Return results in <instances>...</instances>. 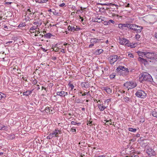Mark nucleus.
<instances>
[{"instance_id":"f257e3e1","label":"nucleus","mask_w":157,"mask_h":157,"mask_svg":"<svg viewBox=\"0 0 157 157\" xmlns=\"http://www.w3.org/2000/svg\"><path fill=\"white\" fill-rule=\"evenodd\" d=\"M140 80L151 82L152 80L151 76L148 73L144 72L139 75Z\"/></svg>"},{"instance_id":"f03ea898","label":"nucleus","mask_w":157,"mask_h":157,"mask_svg":"<svg viewBox=\"0 0 157 157\" xmlns=\"http://www.w3.org/2000/svg\"><path fill=\"white\" fill-rule=\"evenodd\" d=\"M128 28L130 29H132L136 31L137 33H140L141 31L143 28L141 26H139L138 25L133 24H128Z\"/></svg>"},{"instance_id":"7ed1b4c3","label":"nucleus","mask_w":157,"mask_h":157,"mask_svg":"<svg viewBox=\"0 0 157 157\" xmlns=\"http://www.w3.org/2000/svg\"><path fill=\"white\" fill-rule=\"evenodd\" d=\"M60 133V131L57 129H56L52 132L50 133L47 137V139H51L54 136L57 137L58 135Z\"/></svg>"},{"instance_id":"20e7f679","label":"nucleus","mask_w":157,"mask_h":157,"mask_svg":"<svg viewBox=\"0 0 157 157\" xmlns=\"http://www.w3.org/2000/svg\"><path fill=\"white\" fill-rule=\"evenodd\" d=\"M136 86V84L132 82H127L124 84V86L128 89L134 88Z\"/></svg>"},{"instance_id":"39448f33","label":"nucleus","mask_w":157,"mask_h":157,"mask_svg":"<svg viewBox=\"0 0 157 157\" xmlns=\"http://www.w3.org/2000/svg\"><path fill=\"white\" fill-rule=\"evenodd\" d=\"M136 95L138 97L144 98L146 96V94L144 91L140 90H138L136 93Z\"/></svg>"},{"instance_id":"423d86ee","label":"nucleus","mask_w":157,"mask_h":157,"mask_svg":"<svg viewBox=\"0 0 157 157\" xmlns=\"http://www.w3.org/2000/svg\"><path fill=\"white\" fill-rule=\"evenodd\" d=\"M120 56H118L117 55H113L110 56V62L111 64H113L118 59L120 58Z\"/></svg>"},{"instance_id":"0eeeda50","label":"nucleus","mask_w":157,"mask_h":157,"mask_svg":"<svg viewBox=\"0 0 157 157\" xmlns=\"http://www.w3.org/2000/svg\"><path fill=\"white\" fill-rule=\"evenodd\" d=\"M144 57H146L147 58L152 59H154V54L153 53H151L149 52H145V54H144Z\"/></svg>"},{"instance_id":"6e6552de","label":"nucleus","mask_w":157,"mask_h":157,"mask_svg":"<svg viewBox=\"0 0 157 157\" xmlns=\"http://www.w3.org/2000/svg\"><path fill=\"white\" fill-rule=\"evenodd\" d=\"M98 107L101 111H103L107 107L106 105H104V104H98Z\"/></svg>"},{"instance_id":"1a4fd4ad","label":"nucleus","mask_w":157,"mask_h":157,"mask_svg":"<svg viewBox=\"0 0 157 157\" xmlns=\"http://www.w3.org/2000/svg\"><path fill=\"white\" fill-rule=\"evenodd\" d=\"M103 90L105 91L108 94L110 95H111L113 93V92H112V90L110 88L107 87H104Z\"/></svg>"},{"instance_id":"9d476101","label":"nucleus","mask_w":157,"mask_h":157,"mask_svg":"<svg viewBox=\"0 0 157 157\" xmlns=\"http://www.w3.org/2000/svg\"><path fill=\"white\" fill-rule=\"evenodd\" d=\"M44 110L49 114H52L54 113V111L52 110L51 107H46Z\"/></svg>"},{"instance_id":"9b49d317","label":"nucleus","mask_w":157,"mask_h":157,"mask_svg":"<svg viewBox=\"0 0 157 157\" xmlns=\"http://www.w3.org/2000/svg\"><path fill=\"white\" fill-rule=\"evenodd\" d=\"M129 42V40L125 38H120L119 39V42L122 45H125V44L127 42Z\"/></svg>"},{"instance_id":"f8f14e48","label":"nucleus","mask_w":157,"mask_h":157,"mask_svg":"<svg viewBox=\"0 0 157 157\" xmlns=\"http://www.w3.org/2000/svg\"><path fill=\"white\" fill-rule=\"evenodd\" d=\"M101 40L100 39L94 38H92L90 40V43L91 44H96L99 42V41Z\"/></svg>"},{"instance_id":"ddd939ff","label":"nucleus","mask_w":157,"mask_h":157,"mask_svg":"<svg viewBox=\"0 0 157 157\" xmlns=\"http://www.w3.org/2000/svg\"><path fill=\"white\" fill-rule=\"evenodd\" d=\"M125 45L127 46L130 47L131 48H134L136 46V43L132 44L131 43H129V42H128L125 44Z\"/></svg>"},{"instance_id":"4468645a","label":"nucleus","mask_w":157,"mask_h":157,"mask_svg":"<svg viewBox=\"0 0 157 157\" xmlns=\"http://www.w3.org/2000/svg\"><path fill=\"white\" fill-rule=\"evenodd\" d=\"M53 13L55 15L59 16L62 13V12L61 10H59V12H56V10H54V11H53Z\"/></svg>"},{"instance_id":"2eb2a0df","label":"nucleus","mask_w":157,"mask_h":157,"mask_svg":"<svg viewBox=\"0 0 157 157\" xmlns=\"http://www.w3.org/2000/svg\"><path fill=\"white\" fill-rule=\"evenodd\" d=\"M34 12H33V10H31L30 9H28L27 11H26V14H33Z\"/></svg>"},{"instance_id":"dca6fc26","label":"nucleus","mask_w":157,"mask_h":157,"mask_svg":"<svg viewBox=\"0 0 157 157\" xmlns=\"http://www.w3.org/2000/svg\"><path fill=\"white\" fill-rule=\"evenodd\" d=\"M32 91L33 90L27 91L26 92H23V95L28 96L31 94Z\"/></svg>"},{"instance_id":"f3484780","label":"nucleus","mask_w":157,"mask_h":157,"mask_svg":"<svg viewBox=\"0 0 157 157\" xmlns=\"http://www.w3.org/2000/svg\"><path fill=\"white\" fill-rule=\"evenodd\" d=\"M65 92L64 91H61L60 92H58L57 93V95H59L60 96H65Z\"/></svg>"},{"instance_id":"a211bd4d","label":"nucleus","mask_w":157,"mask_h":157,"mask_svg":"<svg viewBox=\"0 0 157 157\" xmlns=\"http://www.w3.org/2000/svg\"><path fill=\"white\" fill-rule=\"evenodd\" d=\"M103 52V50L102 49H99L97 50L95 52V53L96 55H99L101 53H102Z\"/></svg>"},{"instance_id":"6ab92c4d","label":"nucleus","mask_w":157,"mask_h":157,"mask_svg":"<svg viewBox=\"0 0 157 157\" xmlns=\"http://www.w3.org/2000/svg\"><path fill=\"white\" fill-rule=\"evenodd\" d=\"M145 52H142L140 51H138L137 53L139 56H141L142 57L144 58V56Z\"/></svg>"},{"instance_id":"aec40b11","label":"nucleus","mask_w":157,"mask_h":157,"mask_svg":"<svg viewBox=\"0 0 157 157\" xmlns=\"http://www.w3.org/2000/svg\"><path fill=\"white\" fill-rule=\"evenodd\" d=\"M7 128V127L4 125L0 124V130H5Z\"/></svg>"},{"instance_id":"412c9836","label":"nucleus","mask_w":157,"mask_h":157,"mask_svg":"<svg viewBox=\"0 0 157 157\" xmlns=\"http://www.w3.org/2000/svg\"><path fill=\"white\" fill-rule=\"evenodd\" d=\"M138 60L140 61H141L142 62H144V63H147V61L145 59L142 58L141 57H139L138 58Z\"/></svg>"},{"instance_id":"4be33fe9","label":"nucleus","mask_w":157,"mask_h":157,"mask_svg":"<svg viewBox=\"0 0 157 157\" xmlns=\"http://www.w3.org/2000/svg\"><path fill=\"white\" fill-rule=\"evenodd\" d=\"M111 99H109L107 100H106L104 102V103H103L104 105H107V107H108V103L109 102L111 101Z\"/></svg>"},{"instance_id":"5701e85b","label":"nucleus","mask_w":157,"mask_h":157,"mask_svg":"<svg viewBox=\"0 0 157 157\" xmlns=\"http://www.w3.org/2000/svg\"><path fill=\"white\" fill-rule=\"evenodd\" d=\"M31 33H34L35 34H36L35 35V36H37L38 35V34H39L40 33V32L39 30H36L35 31L33 32H31Z\"/></svg>"},{"instance_id":"b1692460","label":"nucleus","mask_w":157,"mask_h":157,"mask_svg":"<svg viewBox=\"0 0 157 157\" xmlns=\"http://www.w3.org/2000/svg\"><path fill=\"white\" fill-rule=\"evenodd\" d=\"M76 28L75 26H71L70 27L71 31L73 32L74 31H78V29H76Z\"/></svg>"},{"instance_id":"393cba45","label":"nucleus","mask_w":157,"mask_h":157,"mask_svg":"<svg viewBox=\"0 0 157 157\" xmlns=\"http://www.w3.org/2000/svg\"><path fill=\"white\" fill-rule=\"evenodd\" d=\"M128 130L130 131L135 132L136 131V128H128Z\"/></svg>"},{"instance_id":"a878e982","label":"nucleus","mask_w":157,"mask_h":157,"mask_svg":"<svg viewBox=\"0 0 157 157\" xmlns=\"http://www.w3.org/2000/svg\"><path fill=\"white\" fill-rule=\"evenodd\" d=\"M124 100L125 102H127L130 100V98L127 97H125L124 98Z\"/></svg>"},{"instance_id":"bb28decb","label":"nucleus","mask_w":157,"mask_h":157,"mask_svg":"<svg viewBox=\"0 0 157 157\" xmlns=\"http://www.w3.org/2000/svg\"><path fill=\"white\" fill-rule=\"evenodd\" d=\"M152 115L153 116L157 117V113L156 111H153L152 112Z\"/></svg>"},{"instance_id":"cd10ccee","label":"nucleus","mask_w":157,"mask_h":157,"mask_svg":"<svg viewBox=\"0 0 157 157\" xmlns=\"http://www.w3.org/2000/svg\"><path fill=\"white\" fill-rule=\"evenodd\" d=\"M44 36L45 37H46L47 38H50L52 36V34L49 33H47L46 34H45Z\"/></svg>"},{"instance_id":"c85d7f7f","label":"nucleus","mask_w":157,"mask_h":157,"mask_svg":"<svg viewBox=\"0 0 157 157\" xmlns=\"http://www.w3.org/2000/svg\"><path fill=\"white\" fill-rule=\"evenodd\" d=\"M4 28H5V30H8L9 29V28L10 27L9 24H8L7 25H4Z\"/></svg>"},{"instance_id":"c756f323","label":"nucleus","mask_w":157,"mask_h":157,"mask_svg":"<svg viewBox=\"0 0 157 157\" xmlns=\"http://www.w3.org/2000/svg\"><path fill=\"white\" fill-rule=\"evenodd\" d=\"M18 67L16 65L13 68V70H12L14 71L15 72H16L18 70Z\"/></svg>"},{"instance_id":"7c9ffc66","label":"nucleus","mask_w":157,"mask_h":157,"mask_svg":"<svg viewBox=\"0 0 157 157\" xmlns=\"http://www.w3.org/2000/svg\"><path fill=\"white\" fill-rule=\"evenodd\" d=\"M68 85L69 86V87H70L71 88V90H72L74 88V86L73 84L70 83H69L68 84Z\"/></svg>"},{"instance_id":"2f4dec72","label":"nucleus","mask_w":157,"mask_h":157,"mask_svg":"<svg viewBox=\"0 0 157 157\" xmlns=\"http://www.w3.org/2000/svg\"><path fill=\"white\" fill-rule=\"evenodd\" d=\"M33 24L35 25H37V27L39 25H40V24H39L38 21H35L33 22Z\"/></svg>"},{"instance_id":"473e14b6","label":"nucleus","mask_w":157,"mask_h":157,"mask_svg":"<svg viewBox=\"0 0 157 157\" xmlns=\"http://www.w3.org/2000/svg\"><path fill=\"white\" fill-rule=\"evenodd\" d=\"M140 37V35L137 34H136L135 36V37L136 39H137V40H138Z\"/></svg>"},{"instance_id":"72a5a7b5","label":"nucleus","mask_w":157,"mask_h":157,"mask_svg":"<svg viewBox=\"0 0 157 157\" xmlns=\"http://www.w3.org/2000/svg\"><path fill=\"white\" fill-rule=\"evenodd\" d=\"M115 76L114 74H112L110 75V77L111 78H115Z\"/></svg>"},{"instance_id":"f704fd0d","label":"nucleus","mask_w":157,"mask_h":157,"mask_svg":"<svg viewBox=\"0 0 157 157\" xmlns=\"http://www.w3.org/2000/svg\"><path fill=\"white\" fill-rule=\"evenodd\" d=\"M123 69H124V70H122L123 71H126V73L127 74L129 72L127 68H124V67H123Z\"/></svg>"},{"instance_id":"c9c22d12","label":"nucleus","mask_w":157,"mask_h":157,"mask_svg":"<svg viewBox=\"0 0 157 157\" xmlns=\"http://www.w3.org/2000/svg\"><path fill=\"white\" fill-rule=\"evenodd\" d=\"M37 83V81L36 80H34L33 81V84H34L35 85H36L38 84Z\"/></svg>"},{"instance_id":"e433bc0d","label":"nucleus","mask_w":157,"mask_h":157,"mask_svg":"<svg viewBox=\"0 0 157 157\" xmlns=\"http://www.w3.org/2000/svg\"><path fill=\"white\" fill-rule=\"evenodd\" d=\"M128 56L129 57H130V58H133V55H132V54L131 53H129V54H128Z\"/></svg>"},{"instance_id":"4c0bfd02","label":"nucleus","mask_w":157,"mask_h":157,"mask_svg":"<svg viewBox=\"0 0 157 157\" xmlns=\"http://www.w3.org/2000/svg\"><path fill=\"white\" fill-rule=\"evenodd\" d=\"M36 27H33L30 28V30L32 31H33L36 29Z\"/></svg>"},{"instance_id":"58836bf2","label":"nucleus","mask_w":157,"mask_h":157,"mask_svg":"<svg viewBox=\"0 0 157 157\" xmlns=\"http://www.w3.org/2000/svg\"><path fill=\"white\" fill-rule=\"evenodd\" d=\"M128 24H122L123 27H127V28H128Z\"/></svg>"},{"instance_id":"ea45409f","label":"nucleus","mask_w":157,"mask_h":157,"mask_svg":"<svg viewBox=\"0 0 157 157\" xmlns=\"http://www.w3.org/2000/svg\"><path fill=\"white\" fill-rule=\"evenodd\" d=\"M110 22H111L112 23H114V21L112 20H109L107 23L108 24L109 23H110Z\"/></svg>"},{"instance_id":"a19ab883","label":"nucleus","mask_w":157,"mask_h":157,"mask_svg":"<svg viewBox=\"0 0 157 157\" xmlns=\"http://www.w3.org/2000/svg\"><path fill=\"white\" fill-rule=\"evenodd\" d=\"M109 122V124L110 125H111L112 124V120H110L109 121H107L106 122Z\"/></svg>"},{"instance_id":"79ce46f5","label":"nucleus","mask_w":157,"mask_h":157,"mask_svg":"<svg viewBox=\"0 0 157 157\" xmlns=\"http://www.w3.org/2000/svg\"><path fill=\"white\" fill-rule=\"evenodd\" d=\"M71 124H72L75 125V124H77V123L75 121H72L71 122Z\"/></svg>"},{"instance_id":"37998d69","label":"nucleus","mask_w":157,"mask_h":157,"mask_svg":"<svg viewBox=\"0 0 157 157\" xmlns=\"http://www.w3.org/2000/svg\"><path fill=\"white\" fill-rule=\"evenodd\" d=\"M122 25V24H119L118 25L119 28H123V25Z\"/></svg>"},{"instance_id":"c03bdc74","label":"nucleus","mask_w":157,"mask_h":157,"mask_svg":"<svg viewBox=\"0 0 157 157\" xmlns=\"http://www.w3.org/2000/svg\"><path fill=\"white\" fill-rule=\"evenodd\" d=\"M2 93H0V99H2L3 97V96L1 94Z\"/></svg>"},{"instance_id":"a18cd8bd","label":"nucleus","mask_w":157,"mask_h":157,"mask_svg":"<svg viewBox=\"0 0 157 157\" xmlns=\"http://www.w3.org/2000/svg\"><path fill=\"white\" fill-rule=\"evenodd\" d=\"M65 4L64 3H63L59 5V6L61 7H63L65 5Z\"/></svg>"},{"instance_id":"49530a36","label":"nucleus","mask_w":157,"mask_h":157,"mask_svg":"<svg viewBox=\"0 0 157 157\" xmlns=\"http://www.w3.org/2000/svg\"><path fill=\"white\" fill-rule=\"evenodd\" d=\"M71 131L72 132H76V129L75 128H72L71 129Z\"/></svg>"},{"instance_id":"de8ad7c7","label":"nucleus","mask_w":157,"mask_h":157,"mask_svg":"<svg viewBox=\"0 0 157 157\" xmlns=\"http://www.w3.org/2000/svg\"><path fill=\"white\" fill-rule=\"evenodd\" d=\"M36 86H37V90H38L39 89H40V87H39V84H38L36 85Z\"/></svg>"},{"instance_id":"09e8293b","label":"nucleus","mask_w":157,"mask_h":157,"mask_svg":"<svg viewBox=\"0 0 157 157\" xmlns=\"http://www.w3.org/2000/svg\"><path fill=\"white\" fill-rule=\"evenodd\" d=\"M56 48V47L55 48L54 47L53 48V49L55 51H58V49L57 48H56V49H55V48Z\"/></svg>"},{"instance_id":"8fccbe9b","label":"nucleus","mask_w":157,"mask_h":157,"mask_svg":"<svg viewBox=\"0 0 157 157\" xmlns=\"http://www.w3.org/2000/svg\"><path fill=\"white\" fill-rule=\"evenodd\" d=\"M54 9H52H52H50L49 10H48V11L49 12H52L53 13V11H54Z\"/></svg>"},{"instance_id":"3c124183","label":"nucleus","mask_w":157,"mask_h":157,"mask_svg":"<svg viewBox=\"0 0 157 157\" xmlns=\"http://www.w3.org/2000/svg\"><path fill=\"white\" fill-rule=\"evenodd\" d=\"M154 36L155 38H157V32H155V33Z\"/></svg>"},{"instance_id":"603ef678","label":"nucleus","mask_w":157,"mask_h":157,"mask_svg":"<svg viewBox=\"0 0 157 157\" xmlns=\"http://www.w3.org/2000/svg\"><path fill=\"white\" fill-rule=\"evenodd\" d=\"M94 45V44H90L89 45V47L90 48H91V47H93Z\"/></svg>"},{"instance_id":"864d4df0","label":"nucleus","mask_w":157,"mask_h":157,"mask_svg":"<svg viewBox=\"0 0 157 157\" xmlns=\"http://www.w3.org/2000/svg\"><path fill=\"white\" fill-rule=\"evenodd\" d=\"M52 59L55 60L56 59V58L55 57H52Z\"/></svg>"},{"instance_id":"5fc2aeb1","label":"nucleus","mask_w":157,"mask_h":157,"mask_svg":"<svg viewBox=\"0 0 157 157\" xmlns=\"http://www.w3.org/2000/svg\"><path fill=\"white\" fill-rule=\"evenodd\" d=\"M47 1V0L41 1V2L42 3L46 2Z\"/></svg>"},{"instance_id":"6e6d98bb","label":"nucleus","mask_w":157,"mask_h":157,"mask_svg":"<svg viewBox=\"0 0 157 157\" xmlns=\"http://www.w3.org/2000/svg\"><path fill=\"white\" fill-rule=\"evenodd\" d=\"M43 89H44L45 90H46V88L44 87V86H42V90Z\"/></svg>"},{"instance_id":"4d7b16f0","label":"nucleus","mask_w":157,"mask_h":157,"mask_svg":"<svg viewBox=\"0 0 157 157\" xmlns=\"http://www.w3.org/2000/svg\"><path fill=\"white\" fill-rule=\"evenodd\" d=\"M71 26H68V30L71 31V29L70 27H71Z\"/></svg>"},{"instance_id":"13d9d810","label":"nucleus","mask_w":157,"mask_h":157,"mask_svg":"<svg viewBox=\"0 0 157 157\" xmlns=\"http://www.w3.org/2000/svg\"><path fill=\"white\" fill-rule=\"evenodd\" d=\"M105 157L104 155H100V156H96V157Z\"/></svg>"},{"instance_id":"bf43d9fd","label":"nucleus","mask_w":157,"mask_h":157,"mask_svg":"<svg viewBox=\"0 0 157 157\" xmlns=\"http://www.w3.org/2000/svg\"><path fill=\"white\" fill-rule=\"evenodd\" d=\"M86 93L84 92V93L82 94V96H84L86 95Z\"/></svg>"},{"instance_id":"052dcab7","label":"nucleus","mask_w":157,"mask_h":157,"mask_svg":"<svg viewBox=\"0 0 157 157\" xmlns=\"http://www.w3.org/2000/svg\"><path fill=\"white\" fill-rule=\"evenodd\" d=\"M144 119H143L142 120H141L140 121V122H144Z\"/></svg>"},{"instance_id":"680f3d73","label":"nucleus","mask_w":157,"mask_h":157,"mask_svg":"<svg viewBox=\"0 0 157 157\" xmlns=\"http://www.w3.org/2000/svg\"><path fill=\"white\" fill-rule=\"evenodd\" d=\"M118 93H119V94L120 93H122V90H119L118 91Z\"/></svg>"},{"instance_id":"e2e57ef3","label":"nucleus","mask_w":157,"mask_h":157,"mask_svg":"<svg viewBox=\"0 0 157 157\" xmlns=\"http://www.w3.org/2000/svg\"><path fill=\"white\" fill-rule=\"evenodd\" d=\"M5 3H6V4H7V5H9L10 4V2H6Z\"/></svg>"},{"instance_id":"0e129e2a","label":"nucleus","mask_w":157,"mask_h":157,"mask_svg":"<svg viewBox=\"0 0 157 157\" xmlns=\"http://www.w3.org/2000/svg\"><path fill=\"white\" fill-rule=\"evenodd\" d=\"M61 52H62L64 53V49H62L61 51Z\"/></svg>"},{"instance_id":"69168bd1","label":"nucleus","mask_w":157,"mask_h":157,"mask_svg":"<svg viewBox=\"0 0 157 157\" xmlns=\"http://www.w3.org/2000/svg\"><path fill=\"white\" fill-rule=\"evenodd\" d=\"M91 123H92V121H91V122H90V123H87V124L88 125H90V126H91V125H90V124H91Z\"/></svg>"},{"instance_id":"338daca9","label":"nucleus","mask_w":157,"mask_h":157,"mask_svg":"<svg viewBox=\"0 0 157 157\" xmlns=\"http://www.w3.org/2000/svg\"><path fill=\"white\" fill-rule=\"evenodd\" d=\"M140 135L139 134H136V136L139 137L140 136Z\"/></svg>"},{"instance_id":"774afa93","label":"nucleus","mask_w":157,"mask_h":157,"mask_svg":"<svg viewBox=\"0 0 157 157\" xmlns=\"http://www.w3.org/2000/svg\"><path fill=\"white\" fill-rule=\"evenodd\" d=\"M116 95H117V96H120V94H119V93L118 92L117 93H116Z\"/></svg>"}]
</instances>
